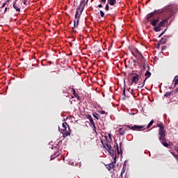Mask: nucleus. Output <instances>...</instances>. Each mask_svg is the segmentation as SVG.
I'll list each match as a JSON object with an SVG mask.
<instances>
[{"label": "nucleus", "mask_w": 178, "mask_h": 178, "mask_svg": "<svg viewBox=\"0 0 178 178\" xmlns=\"http://www.w3.org/2000/svg\"><path fill=\"white\" fill-rule=\"evenodd\" d=\"M99 52H101V50L97 51V53H99Z\"/></svg>", "instance_id": "09e8293b"}, {"label": "nucleus", "mask_w": 178, "mask_h": 178, "mask_svg": "<svg viewBox=\"0 0 178 178\" xmlns=\"http://www.w3.org/2000/svg\"><path fill=\"white\" fill-rule=\"evenodd\" d=\"M129 92H130L132 95H135L134 90H133V89H131V90L129 89Z\"/></svg>", "instance_id": "c85d7f7f"}, {"label": "nucleus", "mask_w": 178, "mask_h": 178, "mask_svg": "<svg viewBox=\"0 0 178 178\" xmlns=\"http://www.w3.org/2000/svg\"><path fill=\"white\" fill-rule=\"evenodd\" d=\"M169 20V15H168L167 18L163 19L159 24V26L161 27H163V26H165V24H166V23H168Z\"/></svg>", "instance_id": "f8f14e48"}, {"label": "nucleus", "mask_w": 178, "mask_h": 178, "mask_svg": "<svg viewBox=\"0 0 178 178\" xmlns=\"http://www.w3.org/2000/svg\"><path fill=\"white\" fill-rule=\"evenodd\" d=\"M167 29H165L159 35V38H161V37H162V35L163 34H165V32L166 31Z\"/></svg>", "instance_id": "cd10ccee"}, {"label": "nucleus", "mask_w": 178, "mask_h": 178, "mask_svg": "<svg viewBox=\"0 0 178 178\" xmlns=\"http://www.w3.org/2000/svg\"><path fill=\"white\" fill-rule=\"evenodd\" d=\"M163 49H166V47H162V51H163Z\"/></svg>", "instance_id": "49530a36"}, {"label": "nucleus", "mask_w": 178, "mask_h": 178, "mask_svg": "<svg viewBox=\"0 0 178 178\" xmlns=\"http://www.w3.org/2000/svg\"><path fill=\"white\" fill-rule=\"evenodd\" d=\"M24 5H27V0H24Z\"/></svg>", "instance_id": "a19ab883"}, {"label": "nucleus", "mask_w": 178, "mask_h": 178, "mask_svg": "<svg viewBox=\"0 0 178 178\" xmlns=\"http://www.w3.org/2000/svg\"><path fill=\"white\" fill-rule=\"evenodd\" d=\"M172 94H173L172 92H166L164 95V97L169 98V97H171Z\"/></svg>", "instance_id": "412c9836"}, {"label": "nucleus", "mask_w": 178, "mask_h": 178, "mask_svg": "<svg viewBox=\"0 0 178 178\" xmlns=\"http://www.w3.org/2000/svg\"><path fill=\"white\" fill-rule=\"evenodd\" d=\"M92 126L93 127V131H95V133H97V127H95V123L93 122V124H92Z\"/></svg>", "instance_id": "393cba45"}, {"label": "nucleus", "mask_w": 178, "mask_h": 178, "mask_svg": "<svg viewBox=\"0 0 178 178\" xmlns=\"http://www.w3.org/2000/svg\"><path fill=\"white\" fill-rule=\"evenodd\" d=\"M10 0H6V1H5V3H8V2H9Z\"/></svg>", "instance_id": "de8ad7c7"}, {"label": "nucleus", "mask_w": 178, "mask_h": 178, "mask_svg": "<svg viewBox=\"0 0 178 178\" xmlns=\"http://www.w3.org/2000/svg\"><path fill=\"white\" fill-rule=\"evenodd\" d=\"M134 62L136 63V60H134Z\"/></svg>", "instance_id": "8fccbe9b"}, {"label": "nucleus", "mask_w": 178, "mask_h": 178, "mask_svg": "<svg viewBox=\"0 0 178 178\" xmlns=\"http://www.w3.org/2000/svg\"><path fill=\"white\" fill-rule=\"evenodd\" d=\"M99 113H101V115H105V111H101Z\"/></svg>", "instance_id": "f704fd0d"}, {"label": "nucleus", "mask_w": 178, "mask_h": 178, "mask_svg": "<svg viewBox=\"0 0 178 178\" xmlns=\"http://www.w3.org/2000/svg\"><path fill=\"white\" fill-rule=\"evenodd\" d=\"M163 12H166V13L168 15V19H170V17L173 16V14L176 13V6L172 5V6L165 7L163 9L154 10L153 12L147 15L146 19L147 20H149V19L155 16V15H161V13H163Z\"/></svg>", "instance_id": "f257e3e1"}, {"label": "nucleus", "mask_w": 178, "mask_h": 178, "mask_svg": "<svg viewBox=\"0 0 178 178\" xmlns=\"http://www.w3.org/2000/svg\"><path fill=\"white\" fill-rule=\"evenodd\" d=\"M13 6L17 12H20V8H19V7H17V6L16 5V2L13 3Z\"/></svg>", "instance_id": "6ab92c4d"}, {"label": "nucleus", "mask_w": 178, "mask_h": 178, "mask_svg": "<svg viewBox=\"0 0 178 178\" xmlns=\"http://www.w3.org/2000/svg\"><path fill=\"white\" fill-rule=\"evenodd\" d=\"M170 38V35H164L157 43L158 47H159V45H162V44H166Z\"/></svg>", "instance_id": "0eeeda50"}, {"label": "nucleus", "mask_w": 178, "mask_h": 178, "mask_svg": "<svg viewBox=\"0 0 178 178\" xmlns=\"http://www.w3.org/2000/svg\"><path fill=\"white\" fill-rule=\"evenodd\" d=\"M120 178H123V174H120Z\"/></svg>", "instance_id": "c03bdc74"}, {"label": "nucleus", "mask_w": 178, "mask_h": 178, "mask_svg": "<svg viewBox=\"0 0 178 178\" xmlns=\"http://www.w3.org/2000/svg\"><path fill=\"white\" fill-rule=\"evenodd\" d=\"M127 131V128H124L122 131L120 132V136H124V134Z\"/></svg>", "instance_id": "4be33fe9"}, {"label": "nucleus", "mask_w": 178, "mask_h": 178, "mask_svg": "<svg viewBox=\"0 0 178 178\" xmlns=\"http://www.w3.org/2000/svg\"><path fill=\"white\" fill-rule=\"evenodd\" d=\"M173 81L175 83H174V87H176V86H177V84H178V75L175 76V79H174Z\"/></svg>", "instance_id": "a211bd4d"}, {"label": "nucleus", "mask_w": 178, "mask_h": 178, "mask_svg": "<svg viewBox=\"0 0 178 178\" xmlns=\"http://www.w3.org/2000/svg\"><path fill=\"white\" fill-rule=\"evenodd\" d=\"M93 116H94V118H95V119H97V120H98V116H99V115H98V113H93Z\"/></svg>", "instance_id": "c756f323"}, {"label": "nucleus", "mask_w": 178, "mask_h": 178, "mask_svg": "<svg viewBox=\"0 0 178 178\" xmlns=\"http://www.w3.org/2000/svg\"><path fill=\"white\" fill-rule=\"evenodd\" d=\"M91 138H86L85 139L84 142H83V144L84 145H91Z\"/></svg>", "instance_id": "4468645a"}, {"label": "nucleus", "mask_w": 178, "mask_h": 178, "mask_svg": "<svg viewBox=\"0 0 178 178\" xmlns=\"http://www.w3.org/2000/svg\"><path fill=\"white\" fill-rule=\"evenodd\" d=\"M123 131V128H120L118 131L120 133V131Z\"/></svg>", "instance_id": "58836bf2"}, {"label": "nucleus", "mask_w": 178, "mask_h": 178, "mask_svg": "<svg viewBox=\"0 0 178 178\" xmlns=\"http://www.w3.org/2000/svg\"><path fill=\"white\" fill-rule=\"evenodd\" d=\"M154 31H156V32L161 31V26H159V25L157 26H154Z\"/></svg>", "instance_id": "5701e85b"}, {"label": "nucleus", "mask_w": 178, "mask_h": 178, "mask_svg": "<svg viewBox=\"0 0 178 178\" xmlns=\"http://www.w3.org/2000/svg\"><path fill=\"white\" fill-rule=\"evenodd\" d=\"M116 3V0H108V4L113 6Z\"/></svg>", "instance_id": "f3484780"}, {"label": "nucleus", "mask_w": 178, "mask_h": 178, "mask_svg": "<svg viewBox=\"0 0 178 178\" xmlns=\"http://www.w3.org/2000/svg\"><path fill=\"white\" fill-rule=\"evenodd\" d=\"M115 165H116V156L114 157L113 161H112L111 163L106 165V168L107 170H111V169H113L115 168Z\"/></svg>", "instance_id": "1a4fd4ad"}, {"label": "nucleus", "mask_w": 178, "mask_h": 178, "mask_svg": "<svg viewBox=\"0 0 178 178\" xmlns=\"http://www.w3.org/2000/svg\"><path fill=\"white\" fill-rule=\"evenodd\" d=\"M72 92L74 96L77 95V93H76V90H74V88H72Z\"/></svg>", "instance_id": "473e14b6"}, {"label": "nucleus", "mask_w": 178, "mask_h": 178, "mask_svg": "<svg viewBox=\"0 0 178 178\" xmlns=\"http://www.w3.org/2000/svg\"><path fill=\"white\" fill-rule=\"evenodd\" d=\"M67 126L69 125H67V122H63L62 124L63 137H67V136H70V132L67 131Z\"/></svg>", "instance_id": "423d86ee"}, {"label": "nucleus", "mask_w": 178, "mask_h": 178, "mask_svg": "<svg viewBox=\"0 0 178 178\" xmlns=\"http://www.w3.org/2000/svg\"><path fill=\"white\" fill-rule=\"evenodd\" d=\"M145 67H147V70L146 71L145 74V79L143 81V85L140 86H138V88H143L144 87V86H145V81H147V79H149V77H151V72H149V65H148V63L144 64L143 65V69L144 70H145Z\"/></svg>", "instance_id": "20e7f679"}, {"label": "nucleus", "mask_w": 178, "mask_h": 178, "mask_svg": "<svg viewBox=\"0 0 178 178\" xmlns=\"http://www.w3.org/2000/svg\"><path fill=\"white\" fill-rule=\"evenodd\" d=\"M102 3H106V0H100Z\"/></svg>", "instance_id": "e433bc0d"}, {"label": "nucleus", "mask_w": 178, "mask_h": 178, "mask_svg": "<svg viewBox=\"0 0 178 178\" xmlns=\"http://www.w3.org/2000/svg\"><path fill=\"white\" fill-rule=\"evenodd\" d=\"M171 154H172V155L174 156V158H175V155H177V154H176L175 153H173V152H172Z\"/></svg>", "instance_id": "a18cd8bd"}, {"label": "nucleus", "mask_w": 178, "mask_h": 178, "mask_svg": "<svg viewBox=\"0 0 178 178\" xmlns=\"http://www.w3.org/2000/svg\"><path fill=\"white\" fill-rule=\"evenodd\" d=\"M122 95H124V97H126V88H124V89L122 90Z\"/></svg>", "instance_id": "7c9ffc66"}, {"label": "nucleus", "mask_w": 178, "mask_h": 178, "mask_svg": "<svg viewBox=\"0 0 178 178\" xmlns=\"http://www.w3.org/2000/svg\"><path fill=\"white\" fill-rule=\"evenodd\" d=\"M174 156H175L176 161H177V162H178V155H174Z\"/></svg>", "instance_id": "4c0bfd02"}, {"label": "nucleus", "mask_w": 178, "mask_h": 178, "mask_svg": "<svg viewBox=\"0 0 178 178\" xmlns=\"http://www.w3.org/2000/svg\"><path fill=\"white\" fill-rule=\"evenodd\" d=\"M104 137L106 138V142H105V143H104V142L102 141V143L105 149H106V151H108L112 148V146H111V145H109V143L111 142L109 140H108V136H104Z\"/></svg>", "instance_id": "6e6552de"}, {"label": "nucleus", "mask_w": 178, "mask_h": 178, "mask_svg": "<svg viewBox=\"0 0 178 178\" xmlns=\"http://www.w3.org/2000/svg\"><path fill=\"white\" fill-rule=\"evenodd\" d=\"M152 124H154V120L150 121V123L147 124V129H149Z\"/></svg>", "instance_id": "b1692460"}, {"label": "nucleus", "mask_w": 178, "mask_h": 178, "mask_svg": "<svg viewBox=\"0 0 178 178\" xmlns=\"http://www.w3.org/2000/svg\"><path fill=\"white\" fill-rule=\"evenodd\" d=\"M140 80V75L138 74H134V76L131 79V84H137V82Z\"/></svg>", "instance_id": "9b49d317"}, {"label": "nucleus", "mask_w": 178, "mask_h": 178, "mask_svg": "<svg viewBox=\"0 0 178 178\" xmlns=\"http://www.w3.org/2000/svg\"><path fill=\"white\" fill-rule=\"evenodd\" d=\"M75 98H76V99L78 101H80L81 99V98L80 97V96L79 95V94H76L74 95Z\"/></svg>", "instance_id": "a878e982"}, {"label": "nucleus", "mask_w": 178, "mask_h": 178, "mask_svg": "<svg viewBox=\"0 0 178 178\" xmlns=\"http://www.w3.org/2000/svg\"><path fill=\"white\" fill-rule=\"evenodd\" d=\"M87 119L90 120L91 124H94V120L92 119V117L91 115H87Z\"/></svg>", "instance_id": "aec40b11"}, {"label": "nucleus", "mask_w": 178, "mask_h": 178, "mask_svg": "<svg viewBox=\"0 0 178 178\" xmlns=\"http://www.w3.org/2000/svg\"><path fill=\"white\" fill-rule=\"evenodd\" d=\"M98 8H102V4H99Z\"/></svg>", "instance_id": "37998d69"}, {"label": "nucleus", "mask_w": 178, "mask_h": 178, "mask_svg": "<svg viewBox=\"0 0 178 178\" xmlns=\"http://www.w3.org/2000/svg\"><path fill=\"white\" fill-rule=\"evenodd\" d=\"M125 169L124 167L122 168V170L121 171L122 175H123V173H124Z\"/></svg>", "instance_id": "c9c22d12"}, {"label": "nucleus", "mask_w": 178, "mask_h": 178, "mask_svg": "<svg viewBox=\"0 0 178 178\" xmlns=\"http://www.w3.org/2000/svg\"><path fill=\"white\" fill-rule=\"evenodd\" d=\"M105 10H106V12H108V10H109V4H108V3H107V4L106 5Z\"/></svg>", "instance_id": "2f4dec72"}, {"label": "nucleus", "mask_w": 178, "mask_h": 178, "mask_svg": "<svg viewBox=\"0 0 178 178\" xmlns=\"http://www.w3.org/2000/svg\"><path fill=\"white\" fill-rule=\"evenodd\" d=\"M131 76H133V73L131 74Z\"/></svg>", "instance_id": "3c124183"}, {"label": "nucleus", "mask_w": 178, "mask_h": 178, "mask_svg": "<svg viewBox=\"0 0 178 178\" xmlns=\"http://www.w3.org/2000/svg\"><path fill=\"white\" fill-rule=\"evenodd\" d=\"M86 6H79L76 10V14H75V18L74 19V29H77L79 27V23L80 22V17L83 13V11L84 10V8Z\"/></svg>", "instance_id": "7ed1b4c3"}, {"label": "nucleus", "mask_w": 178, "mask_h": 178, "mask_svg": "<svg viewBox=\"0 0 178 178\" xmlns=\"http://www.w3.org/2000/svg\"><path fill=\"white\" fill-rule=\"evenodd\" d=\"M89 0H81L80 1L79 6H86L88 3Z\"/></svg>", "instance_id": "2eb2a0df"}, {"label": "nucleus", "mask_w": 178, "mask_h": 178, "mask_svg": "<svg viewBox=\"0 0 178 178\" xmlns=\"http://www.w3.org/2000/svg\"><path fill=\"white\" fill-rule=\"evenodd\" d=\"M125 127L134 131H141V129H144V127H145L144 125H125Z\"/></svg>", "instance_id": "39448f33"}, {"label": "nucleus", "mask_w": 178, "mask_h": 178, "mask_svg": "<svg viewBox=\"0 0 178 178\" xmlns=\"http://www.w3.org/2000/svg\"><path fill=\"white\" fill-rule=\"evenodd\" d=\"M107 151L110 154L111 156H112L114 159H115V156L116 158V152L113 149H112V148Z\"/></svg>", "instance_id": "ddd939ff"}, {"label": "nucleus", "mask_w": 178, "mask_h": 178, "mask_svg": "<svg viewBox=\"0 0 178 178\" xmlns=\"http://www.w3.org/2000/svg\"><path fill=\"white\" fill-rule=\"evenodd\" d=\"M157 127H159V140L161 141V143L163 147H165L168 148L169 147V144L166 143V130L165 129V126H163V124L162 123H158Z\"/></svg>", "instance_id": "f03ea898"}, {"label": "nucleus", "mask_w": 178, "mask_h": 178, "mask_svg": "<svg viewBox=\"0 0 178 178\" xmlns=\"http://www.w3.org/2000/svg\"><path fill=\"white\" fill-rule=\"evenodd\" d=\"M7 10H8V8H5V9H4V13H6V12H7Z\"/></svg>", "instance_id": "79ce46f5"}, {"label": "nucleus", "mask_w": 178, "mask_h": 178, "mask_svg": "<svg viewBox=\"0 0 178 178\" xmlns=\"http://www.w3.org/2000/svg\"><path fill=\"white\" fill-rule=\"evenodd\" d=\"M108 137H109L110 140H112V135L111 134H108Z\"/></svg>", "instance_id": "ea45409f"}, {"label": "nucleus", "mask_w": 178, "mask_h": 178, "mask_svg": "<svg viewBox=\"0 0 178 178\" xmlns=\"http://www.w3.org/2000/svg\"><path fill=\"white\" fill-rule=\"evenodd\" d=\"M116 148H117L118 154L119 155H122V149L123 148V143H122V142H120V145H118V143H116Z\"/></svg>", "instance_id": "9d476101"}, {"label": "nucleus", "mask_w": 178, "mask_h": 178, "mask_svg": "<svg viewBox=\"0 0 178 178\" xmlns=\"http://www.w3.org/2000/svg\"><path fill=\"white\" fill-rule=\"evenodd\" d=\"M100 16H101L102 17H104V16H105V13H104V11H102V10H100Z\"/></svg>", "instance_id": "bb28decb"}, {"label": "nucleus", "mask_w": 178, "mask_h": 178, "mask_svg": "<svg viewBox=\"0 0 178 178\" xmlns=\"http://www.w3.org/2000/svg\"><path fill=\"white\" fill-rule=\"evenodd\" d=\"M6 3H6V1H5V3H3V4L1 7V8L2 9V8H5V6H6Z\"/></svg>", "instance_id": "72a5a7b5"}, {"label": "nucleus", "mask_w": 178, "mask_h": 178, "mask_svg": "<svg viewBox=\"0 0 178 178\" xmlns=\"http://www.w3.org/2000/svg\"><path fill=\"white\" fill-rule=\"evenodd\" d=\"M159 22L158 19H153V20L150 22V24L153 26H156L157 23Z\"/></svg>", "instance_id": "dca6fc26"}]
</instances>
